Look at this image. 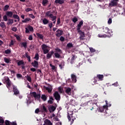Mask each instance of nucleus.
Returning a JSON list of instances; mask_svg holds the SVG:
<instances>
[{
	"label": "nucleus",
	"instance_id": "obj_59",
	"mask_svg": "<svg viewBox=\"0 0 125 125\" xmlns=\"http://www.w3.org/2000/svg\"><path fill=\"white\" fill-rule=\"evenodd\" d=\"M17 77L18 78V79H21V78H22V75L18 73V74H17Z\"/></svg>",
	"mask_w": 125,
	"mask_h": 125
},
{
	"label": "nucleus",
	"instance_id": "obj_55",
	"mask_svg": "<svg viewBox=\"0 0 125 125\" xmlns=\"http://www.w3.org/2000/svg\"><path fill=\"white\" fill-rule=\"evenodd\" d=\"M90 51L91 52V53H93V52H95L96 51L95 50V49H94L93 48H90Z\"/></svg>",
	"mask_w": 125,
	"mask_h": 125
},
{
	"label": "nucleus",
	"instance_id": "obj_15",
	"mask_svg": "<svg viewBox=\"0 0 125 125\" xmlns=\"http://www.w3.org/2000/svg\"><path fill=\"white\" fill-rule=\"evenodd\" d=\"M104 33L105 34H110L111 33V30L108 27H104L103 28Z\"/></svg>",
	"mask_w": 125,
	"mask_h": 125
},
{
	"label": "nucleus",
	"instance_id": "obj_63",
	"mask_svg": "<svg viewBox=\"0 0 125 125\" xmlns=\"http://www.w3.org/2000/svg\"><path fill=\"white\" fill-rule=\"evenodd\" d=\"M46 56L47 59H50V58H51L52 57L49 53L47 54Z\"/></svg>",
	"mask_w": 125,
	"mask_h": 125
},
{
	"label": "nucleus",
	"instance_id": "obj_52",
	"mask_svg": "<svg viewBox=\"0 0 125 125\" xmlns=\"http://www.w3.org/2000/svg\"><path fill=\"white\" fill-rule=\"evenodd\" d=\"M46 90H47L48 92L49 93H50L51 91H52V89L51 88H46Z\"/></svg>",
	"mask_w": 125,
	"mask_h": 125
},
{
	"label": "nucleus",
	"instance_id": "obj_23",
	"mask_svg": "<svg viewBox=\"0 0 125 125\" xmlns=\"http://www.w3.org/2000/svg\"><path fill=\"white\" fill-rule=\"evenodd\" d=\"M49 22V21H48V20L46 19V18L43 19L42 20V23L44 25H47Z\"/></svg>",
	"mask_w": 125,
	"mask_h": 125
},
{
	"label": "nucleus",
	"instance_id": "obj_57",
	"mask_svg": "<svg viewBox=\"0 0 125 125\" xmlns=\"http://www.w3.org/2000/svg\"><path fill=\"white\" fill-rule=\"evenodd\" d=\"M54 121H55V122H59V118H58V117H55L54 118Z\"/></svg>",
	"mask_w": 125,
	"mask_h": 125
},
{
	"label": "nucleus",
	"instance_id": "obj_51",
	"mask_svg": "<svg viewBox=\"0 0 125 125\" xmlns=\"http://www.w3.org/2000/svg\"><path fill=\"white\" fill-rule=\"evenodd\" d=\"M12 31L13 32H17V28L15 26H14L11 29Z\"/></svg>",
	"mask_w": 125,
	"mask_h": 125
},
{
	"label": "nucleus",
	"instance_id": "obj_4",
	"mask_svg": "<svg viewBox=\"0 0 125 125\" xmlns=\"http://www.w3.org/2000/svg\"><path fill=\"white\" fill-rule=\"evenodd\" d=\"M78 33H79V35H80L79 37V39L80 41H83L84 40V38L85 37V35L84 34V32L82 31L81 30H77Z\"/></svg>",
	"mask_w": 125,
	"mask_h": 125
},
{
	"label": "nucleus",
	"instance_id": "obj_40",
	"mask_svg": "<svg viewBox=\"0 0 125 125\" xmlns=\"http://www.w3.org/2000/svg\"><path fill=\"white\" fill-rule=\"evenodd\" d=\"M27 80L29 82V83H31L32 82V78L30 77V76H29V75H27L26 77Z\"/></svg>",
	"mask_w": 125,
	"mask_h": 125
},
{
	"label": "nucleus",
	"instance_id": "obj_26",
	"mask_svg": "<svg viewBox=\"0 0 125 125\" xmlns=\"http://www.w3.org/2000/svg\"><path fill=\"white\" fill-rule=\"evenodd\" d=\"M13 17L15 19H17L18 22H19V21H20V18L19 17V16L18 15L14 14V15H13Z\"/></svg>",
	"mask_w": 125,
	"mask_h": 125
},
{
	"label": "nucleus",
	"instance_id": "obj_56",
	"mask_svg": "<svg viewBox=\"0 0 125 125\" xmlns=\"http://www.w3.org/2000/svg\"><path fill=\"white\" fill-rule=\"evenodd\" d=\"M32 9L31 8H27L25 9L26 12H29V11H32Z\"/></svg>",
	"mask_w": 125,
	"mask_h": 125
},
{
	"label": "nucleus",
	"instance_id": "obj_45",
	"mask_svg": "<svg viewBox=\"0 0 125 125\" xmlns=\"http://www.w3.org/2000/svg\"><path fill=\"white\" fill-rule=\"evenodd\" d=\"M4 62H5V63H9V62H10V60H9V59L6 58H4Z\"/></svg>",
	"mask_w": 125,
	"mask_h": 125
},
{
	"label": "nucleus",
	"instance_id": "obj_6",
	"mask_svg": "<svg viewBox=\"0 0 125 125\" xmlns=\"http://www.w3.org/2000/svg\"><path fill=\"white\" fill-rule=\"evenodd\" d=\"M54 97H55V99L57 100V101H60V99L61 97H60V94H59V93L58 92L56 91L53 94Z\"/></svg>",
	"mask_w": 125,
	"mask_h": 125
},
{
	"label": "nucleus",
	"instance_id": "obj_14",
	"mask_svg": "<svg viewBox=\"0 0 125 125\" xmlns=\"http://www.w3.org/2000/svg\"><path fill=\"white\" fill-rule=\"evenodd\" d=\"M71 80L73 83H77V76L74 74H71Z\"/></svg>",
	"mask_w": 125,
	"mask_h": 125
},
{
	"label": "nucleus",
	"instance_id": "obj_46",
	"mask_svg": "<svg viewBox=\"0 0 125 125\" xmlns=\"http://www.w3.org/2000/svg\"><path fill=\"white\" fill-rule=\"evenodd\" d=\"M11 123V122H10L8 120H5V125H10V124Z\"/></svg>",
	"mask_w": 125,
	"mask_h": 125
},
{
	"label": "nucleus",
	"instance_id": "obj_8",
	"mask_svg": "<svg viewBox=\"0 0 125 125\" xmlns=\"http://www.w3.org/2000/svg\"><path fill=\"white\" fill-rule=\"evenodd\" d=\"M104 78V76H103V75L98 74L97 75L96 77L94 78V82L96 83L97 82L96 80H97V79H99V81H103Z\"/></svg>",
	"mask_w": 125,
	"mask_h": 125
},
{
	"label": "nucleus",
	"instance_id": "obj_18",
	"mask_svg": "<svg viewBox=\"0 0 125 125\" xmlns=\"http://www.w3.org/2000/svg\"><path fill=\"white\" fill-rule=\"evenodd\" d=\"M48 111L47 110V109H46V107L44 105H42V113H47Z\"/></svg>",
	"mask_w": 125,
	"mask_h": 125
},
{
	"label": "nucleus",
	"instance_id": "obj_47",
	"mask_svg": "<svg viewBox=\"0 0 125 125\" xmlns=\"http://www.w3.org/2000/svg\"><path fill=\"white\" fill-rule=\"evenodd\" d=\"M14 45V42L13 41V40H11L10 43L9 45V46L11 47L12 46V45Z\"/></svg>",
	"mask_w": 125,
	"mask_h": 125
},
{
	"label": "nucleus",
	"instance_id": "obj_49",
	"mask_svg": "<svg viewBox=\"0 0 125 125\" xmlns=\"http://www.w3.org/2000/svg\"><path fill=\"white\" fill-rule=\"evenodd\" d=\"M11 52V51L9 49H7L5 51V54H10V53Z\"/></svg>",
	"mask_w": 125,
	"mask_h": 125
},
{
	"label": "nucleus",
	"instance_id": "obj_17",
	"mask_svg": "<svg viewBox=\"0 0 125 125\" xmlns=\"http://www.w3.org/2000/svg\"><path fill=\"white\" fill-rule=\"evenodd\" d=\"M6 15L8 16V17L11 18V17H12V16L13 15V12L11 11H7L6 13Z\"/></svg>",
	"mask_w": 125,
	"mask_h": 125
},
{
	"label": "nucleus",
	"instance_id": "obj_19",
	"mask_svg": "<svg viewBox=\"0 0 125 125\" xmlns=\"http://www.w3.org/2000/svg\"><path fill=\"white\" fill-rule=\"evenodd\" d=\"M53 101H54V99H53L52 96L49 97V100L48 101V103L49 104H53Z\"/></svg>",
	"mask_w": 125,
	"mask_h": 125
},
{
	"label": "nucleus",
	"instance_id": "obj_60",
	"mask_svg": "<svg viewBox=\"0 0 125 125\" xmlns=\"http://www.w3.org/2000/svg\"><path fill=\"white\" fill-rule=\"evenodd\" d=\"M25 33L26 34H28V33L30 32V30H29V28H28L27 27H25Z\"/></svg>",
	"mask_w": 125,
	"mask_h": 125
},
{
	"label": "nucleus",
	"instance_id": "obj_21",
	"mask_svg": "<svg viewBox=\"0 0 125 125\" xmlns=\"http://www.w3.org/2000/svg\"><path fill=\"white\" fill-rule=\"evenodd\" d=\"M36 35L37 37L40 39V40H43V35L42 34H41L40 33H37Z\"/></svg>",
	"mask_w": 125,
	"mask_h": 125
},
{
	"label": "nucleus",
	"instance_id": "obj_41",
	"mask_svg": "<svg viewBox=\"0 0 125 125\" xmlns=\"http://www.w3.org/2000/svg\"><path fill=\"white\" fill-rule=\"evenodd\" d=\"M14 37L16 38V39L17 40V41H21V38H20V36L19 35H18L17 34H15L14 35Z\"/></svg>",
	"mask_w": 125,
	"mask_h": 125
},
{
	"label": "nucleus",
	"instance_id": "obj_37",
	"mask_svg": "<svg viewBox=\"0 0 125 125\" xmlns=\"http://www.w3.org/2000/svg\"><path fill=\"white\" fill-rule=\"evenodd\" d=\"M21 65H24V62L23 61H19L18 62V66H21Z\"/></svg>",
	"mask_w": 125,
	"mask_h": 125
},
{
	"label": "nucleus",
	"instance_id": "obj_27",
	"mask_svg": "<svg viewBox=\"0 0 125 125\" xmlns=\"http://www.w3.org/2000/svg\"><path fill=\"white\" fill-rule=\"evenodd\" d=\"M55 50L56 51V53H60L61 54L62 53V50H61V49H60L59 48L57 47L55 49Z\"/></svg>",
	"mask_w": 125,
	"mask_h": 125
},
{
	"label": "nucleus",
	"instance_id": "obj_1",
	"mask_svg": "<svg viewBox=\"0 0 125 125\" xmlns=\"http://www.w3.org/2000/svg\"><path fill=\"white\" fill-rule=\"evenodd\" d=\"M51 13V11H48L45 13V16L46 17H49V18H51L52 21H55L56 20V18H57V17L56 16H53V14Z\"/></svg>",
	"mask_w": 125,
	"mask_h": 125
},
{
	"label": "nucleus",
	"instance_id": "obj_36",
	"mask_svg": "<svg viewBox=\"0 0 125 125\" xmlns=\"http://www.w3.org/2000/svg\"><path fill=\"white\" fill-rule=\"evenodd\" d=\"M66 46L67 48H71V47H73V44L72 43H68L67 44Z\"/></svg>",
	"mask_w": 125,
	"mask_h": 125
},
{
	"label": "nucleus",
	"instance_id": "obj_31",
	"mask_svg": "<svg viewBox=\"0 0 125 125\" xmlns=\"http://www.w3.org/2000/svg\"><path fill=\"white\" fill-rule=\"evenodd\" d=\"M29 21H31V18H26L24 20L22 21V23H27V22H29Z\"/></svg>",
	"mask_w": 125,
	"mask_h": 125
},
{
	"label": "nucleus",
	"instance_id": "obj_12",
	"mask_svg": "<svg viewBox=\"0 0 125 125\" xmlns=\"http://www.w3.org/2000/svg\"><path fill=\"white\" fill-rule=\"evenodd\" d=\"M83 21H81L77 25V31L81 30V28H82V26H83Z\"/></svg>",
	"mask_w": 125,
	"mask_h": 125
},
{
	"label": "nucleus",
	"instance_id": "obj_10",
	"mask_svg": "<svg viewBox=\"0 0 125 125\" xmlns=\"http://www.w3.org/2000/svg\"><path fill=\"white\" fill-rule=\"evenodd\" d=\"M56 37H61L63 35V31L60 29H58L56 31Z\"/></svg>",
	"mask_w": 125,
	"mask_h": 125
},
{
	"label": "nucleus",
	"instance_id": "obj_5",
	"mask_svg": "<svg viewBox=\"0 0 125 125\" xmlns=\"http://www.w3.org/2000/svg\"><path fill=\"white\" fill-rule=\"evenodd\" d=\"M55 105L56 106L51 105L48 106V109L50 113H52V112H54L55 110H56V107H57V105L56 104H55Z\"/></svg>",
	"mask_w": 125,
	"mask_h": 125
},
{
	"label": "nucleus",
	"instance_id": "obj_32",
	"mask_svg": "<svg viewBox=\"0 0 125 125\" xmlns=\"http://www.w3.org/2000/svg\"><path fill=\"white\" fill-rule=\"evenodd\" d=\"M9 8V5H6L4 6V7L3 8V11H6L8 10V9Z\"/></svg>",
	"mask_w": 125,
	"mask_h": 125
},
{
	"label": "nucleus",
	"instance_id": "obj_33",
	"mask_svg": "<svg viewBox=\"0 0 125 125\" xmlns=\"http://www.w3.org/2000/svg\"><path fill=\"white\" fill-rule=\"evenodd\" d=\"M21 45L24 47V48H27L28 46L27 45V42H23L21 43Z\"/></svg>",
	"mask_w": 125,
	"mask_h": 125
},
{
	"label": "nucleus",
	"instance_id": "obj_13",
	"mask_svg": "<svg viewBox=\"0 0 125 125\" xmlns=\"http://www.w3.org/2000/svg\"><path fill=\"white\" fill-rule=\"evenodd\" d=\"M71 90H72V89H71L70 87H67V88H65V92L68 95H71Z\"/></svg>",
	"mask_w": 125,
	"mask_h": 125
},
{
	"label": "nucleus",
	"instance_id": "obj_58",
	"mask_svg": "<svg viewBox=\"0 0 125 125\" xmlns=\"http://www.w3.org/2000/svg\"><path fill=\"white\" fill-rule=\"evenodd\" d=\"M3 19L4 20V21L6 22V21H7V15L4 16L3 17Z\"/></svg>",
	"mask_w": 125,
	"mask_h": 125
},
{
	"label": "nucleus",
	"instance_id": "obj_53",
	"mask_svg": "<svg viewBox=\"0 0 125 125\" xmlns=\"http://www.w3.org/2000/svg\"><path fill=\"white\" fill-rule=\"evenodd\" d=\"M29 16L31 18H32V19H35V18H36V17H35V16H34V15L33 14H30L29 15Z\"/></svg>",
	"mask_w": 125,
	"mask_h": 125
},
{
	"label": "nucleus",
	"instance_id": "obj_39",
	"mask_svg": "<svg viewBox=\"0 0 125 125\" xmlns=\"http://www.w3.org/2000/svg\"><path fill=\"white\" fill-rule=\"evenodd\" d=\"M28 29L30 32H33V31H34V28L31 25L28 26Z\"/></svg>",
	"mask_w": 125,
	"mask_h": 125
},
{
	"label": "nucleus",
	"instance_id": "obj_50",
	"mask_svg": "<svg viewBox=\"0 0 125 125\" xmlns=\"http://www.w3.org/2000/svg\"><path fill=\"white\" fill-rule=\"evenodd\" d=\"M74 60H75V56H73L71 58L70 63L71 64H73L74 63Z\"/></svg>",
	"mask_w": 125,
	"mask_h": 125
},
{
	"label": "nucleus",
	"instance_id": "obj_20",
	"mask_svg": "<svg viewBox=\"0 0 125 125\" xmlns=\"http://www.w3.org/2000/svg\"><path fill=\"white\" fill-rule=\"evenodd\" d=\"M48 3V0H42V5L43 6H46Z\"/></svg>",
	"mask_w": 125,
	"mask_h": 125
},
{
	"label": "nucleus",
	"instance_id": "obj_34",
	"mask_svg": "<svg viewBox=\"0 0 125 125\" xmlns=\"http://www.w3.org/2000/svg\"><path fill=\"white\" fill-rule=\"evenodd\" d=\"M7 25H12L13 24V20L9 19L8 22L7 23Z\"/></svg>",
	"mask_w": 125,
	"mask_h": 125
},
{
	"label": "nucleus",
	"instance_id": "obj_9",
	"mask_svg": "<svg viewBox=\"0 0 125 125\" xmlns=\"http://www.w3.org/2000/svg\"><path fill=\"white\" fill-rule=\"evenodd\" d=\"M118 1H119V0H111L110 3H109V6H117Z\"/></svg>",
	"mask_w": 125,
	"mask_h": 125
},
{
	"label": "nucleus",
	"instance_id": "obj_61",
	"mask_svg": "<svg viewBox=\"0 0 125 125\" xmlns=\"http://www.w3.org/2000/svg\"><path fill=\"white\" fill-rule=\"evenodd\" d=\"M52 26H53V23H52V22H51V23H48V27H49L50 28H52Z\"/></svg>",
	"mask_w": 125,
	"mask_h": 125
},
{
	"label": "nucleus",
	"instance_id": "obj_43",
	"mask_svg": "<svg viewBox=\"0 0 125 125\" xmlns=\"http://www.w3.org/2000/svg\"><path fill=\"white\" fill-rule=\"evenodd\" d=\"M72 21L74 23H76L77 22H78V18H77V17H74L73 19H72Z\"/></svg>",
	"mask_w": 125,
	"mask_h": 125
},
{
	"label": "nucleus",
	"instance_id": "obj_7",
	"mask_svg": "<svg viewBox=\"0 0 125 125\" xmlns=\"http://www.w3.org/2000/svg\"><path fill=\"white\" fill-rule=\"evenodd\" d=\"M31 96H33L34 98L40 100L41 99V94H37L36 92H33L30 93Z\"/></svg>",
	"mask_w": 125,
	"mask_h": 125
},
{
	"label": "nucleus",
	"instance_id": "obj_30",
	"mask_svg": "<svg viewBox=\"0 0 125 125\" xmlns=\"http://www.w3.org/2000/svg\"><path fill=\"white\" fill-rule=\"evenodd\" d=\"M41 47L42 48V50H44L47 49V45H45V44H43L42 45Z\"/></svg>",
	"mask_w": 125,
	"mask_h": 125
},
{
	"label": "nucleus",
	"instance_id": "obj_28",
	"mask_svg": "<svg viewBox=\"0 0 125 125\" xmlns=\"http://www.w3.org/2000/svg\"><path fill=\"white\" fill-rule=\"evenodd\" d=\"M60 53H55L54 56L56 58H61V56H60Z\"/></svg>",
	"mask_w": 125,
	"mask_h": 125
},
{
	"label": "nucleus",
	"instance_id": "obj_2",
	"mask_svg": "<svg viewBox=\"0 0 125 125\" xmlns=\"http://www.w3.org/2000/svg\"><path fill=\"white\" fill-rule=\"evenodd\" d=\"M4 82H3V83H6V87L9 89L11 86V81H10V79H9L8 77H5L4 78Z\"/></svg>",
	"mask_w": 125,
	"mask_h": 125
},
{
	"label": "nucleus",
	"instance_id": "obj_25",
	"mask_svg": "<svg viewBox=\"0 0 125 125\" xmlns=\"http://www.w3.org/2000/svg\"><path fill=\"white\" fill-rule=\"evenodd\" d=\"M41 99H42V100L43 101H46V100L47 99V97H46V96H45V95L42 94L41 96Z\"/></svg>",
	"mask_w": 125,
	"mask_h": 125
},
{
	"label": "nucleus",
	"instance_id": "obj_44",
	"mask_svg": "<svg viewBox=\"0 0 125 125\" xmlns=\"http://www.w3.org/2000/svg\"><path fill=\"white\" fill-rule=\"evenodd\" d=\"M99 112H101V113H103L104 112V108L103 107H100L99 108Z\"/></svg>",
	"mask_w": 125,
	"mask_h": 125
},
{
	"label": "nucleus",
	"instance_id": "obj_22",
	"mask_svg": "<svg viewBox=\"0 0 125 125\" xmlns=\"http://www.w3.org/2000/svg\"><path fill=\"white\" fill-rule=\"evenodd\" d=\"M45 124L47 125H52V123H51V121L48 119H46L45 120Z\"/></svg>",
	"mask_w": 125,
	"mask_h": 125
},
{
	"label": "nucleus",
	"instance_id": "obj_16",
	"mask_svg": "<svg viewBox=\"0 0 125 125\" xmlns=\"http://www.w3.org/2000/svg\"><path fill=\"white\" fill-rule=\"evenodd\" d=\"M31 65H32L33 67H38L39 62L35 60L34 62H31Z\"/></svg>",
	"mask_w": 125,
	"mask_h": 125
},
{
	"label": "nucleus",
	"instance_id": "obj_64",
	"mask_svg": "<svg viewBox=\"0 0 125 125\" xmlns=\"http://www.w3.org/2000/svg\"><path fill=\"white\" fill-rule=\"evenodd\" d=\"M0 124H4V120H3V119L0 118Z\"/></svg>",
	"mask_w": 125,
	"mask_h": 125
},
{
	"label": "nucleus",
	"instance_id": "obj_38",
	"mask_svg": "<svg viewBox=\"0 0 125 125\" xmlns=\"http://www.w3.org/2000/svg\"><path fill=\"white\" fill-rule=\"evenodd\" d=\"M0 26L2 28H5V24H4V22H1L0 23Z\"/></svg>",
	"mask_w": 125,
	"mask_h": 125
},
{
	"label": "nucleus",
	"instance_id": "obj_62",
	"mask_svg": "<svg viewBox=\"0 0 125 125\" xmlns=\"http://www.w3.org/2000/svg\"><path fill=\"white\" fill-rule=\"evenodd\" d=\"M112 85H114V86H119V83H118V82H116L114 83H113Z\"/></svg>",
	"mask_w": 125,
	"mask_h": 125
},
{
	"label": "nucleus",
	"instance_id": "obj_3",
	"mask_svg": "<svg viewBox=\"0 0 125 125\" xmlns=\"http://www.w3.org/2000/svg\"><path fill=\"white\" fill-rule=\"evenodd\" d=\"M73 111H69V112L67 113V118L69 122L71 121V117L73 122H74V120L76 119V117L73 116Z\"/></svg>",
	"mask_w": 125,
	"mask_h": 125
},
{
	"label": "nucleus",
	"instance_id": "obj_48",
	"mask_svg": "<svg viewBox=\"0 0 125 125\" xmlns=\"http://www.w3.org/2000/svg\"><path fill=\"white\" fill-rule=\"evenodd\" d=\"M43 52L44 54H46L49 52V50H48L47 49H46L45 50H43Z\"/></svg>",
	"mask_w": 125,
	"mask_h": 125
},
{
	"label": "nucleus",
	"instance_id": "obj_54",
	"mask_svg": "<svg viewBox=\"0 0 125 125\" xmlns=\"http://www.w3.org/2000/svg\"><path fill=\"white\" fill-rule=\"evenodd\" d=\"M60 41H61V42H64V41H65V38L63 36H61L60 38Z\"/></svg>",
	"mask_w": 125,
	"mask_h": 125
},
{
	"label": "nucleus",
	"instance_id": "obj_42",
	"mask_svg": "<svg viewBox=\"0 0 125 125\" xmlns=\"http://www.w3.org/2000/svg\"><path fill=\"white\" fill-rule=\"evenodd\" d=\"M98 37L99 38H106V37H107V35H106V34L102 35L100 34L98 35Z\"/></svg>",
	"mask_w": 125,
	"mask_h": 125
},
{
	"label": "nucleus",
	"instance_id": "obj_11",
	"mask_svg": "<svg viewBox=\"0 0 125 125\" xmlns=\"http://www.w3.org/2000/svg\"><path fill=\"white\" fill-rule=\"evenodd\" d=\"M13 91L15 95H17V94H19V91L17 89V87L15 86V85H13Z\"/></svg>",
	"mask_w": 125,
	"mask_h": 125
},
{
	"label": "nucleus",
	"instance_id": "obj_24",
	"mask_svg": "<svg viewBox=\"0 0 125 125\" xmlns=\"http://www.w3.org/2000/svg\"><path fill=\"white\" fill-rule=\"evenodd\" d=\"M64 0H55V3H59V4H62V3H64Z\"/></svg>",
	"mask_w": 125,
	"mask_h": 125
},
{
	"label": "nucleus",
	"instance_id": "obj_35",
	"mask_svg": "<svg viewBox=\"0 0 125 125\" xmlns=\"http://www.w3.org/2000/svg\"><path fill=\"white\" fill-rule=\"evenodd\" d=\"M58 90L60 93H63L64 92V89L61 87L58 88Z\"/></svg>",
	"mask_w": 125,
	"mask_h": 125
},
{
	"label": "nucleus",
	"instance_id": "obj_29",
	"mask_svg": "<svg viewBox=\"0 0 125 125\" xmlns=\"http://www.w3.org/2000/svg\"><path fill=\"white\" fill-rule=\"evenodd\" d=\"M34 59H35L36 60V61H38V60H39V59H40V56L39 55L38 53H36L35 56L34 57Z\"/></svg>",
	"mask_w": 125,
	"mask_h": 125
}]
</instances>
